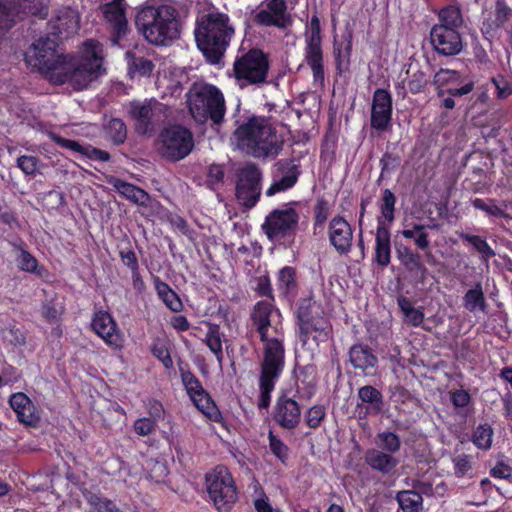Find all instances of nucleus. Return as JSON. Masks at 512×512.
<instances>
[{
	"mask_svg": "<svg viewBox=\"0 0 512 512\" xmlns=\"http://www.w3.org/2000/svg\"><path fill=\"white\" fill-rule=\"evenodd\" d=\"M299 217L294 208L286 206L272 211L266 218L263 225L267 236L272 239H278L286 233L292 231L297 226Z\"/></svg>",
	"mask_w": 512,
	"mask_h": 512,
	"instance_id": "obj_11",
	"label": "nucleus"
},
{
	"mask_svg": "<svg viewBox=\"0 0 512 512\" xmlns=\"http://www.w3.org/2000/svg\"><path fill=\"white\" fill-rule=\"evenodd\" d=\"M492 84L496 89L498 99H506L512 94V82L502 75L493 77Z\"/></svg>",
	"mask_w": 512,
	"mask_h": 512,
	"instance_id": "obj_50",
	"label": "nucleus"
},
{
	"mask_svg": "<svg viewBox=\"0 0 512 512\" xmlns=\"http://www.w3.org/2000/svg\"><path fill=\"white\" fill-rule=\"evenodd\" d=\"M297 181V177L293 171H289L279 180H274L271 186L267 189L266 194L273 196L278 192L285 191L291 188Z\"/></svg>",
	"mask_w": 512,
	"mask_h": 512,
	"instance_id": "obj_41",
	"label": "nucleus"
},
{
	"mask_svg": "<svg viewBox=\"0 0 512 512\" xmlns=\"http://www.w3.org/2000/svg\"><path fill=\"white\" fill-rule=\"evenodd\" d=\"M143 468L147 478L154 483H164L168 475V469L165 463L155 459H146Z\"/></svg>",
	"mask_w": 512,
	"mask_h": 512,
	"instance_id": "obj_34",
	"label": "nucleus"
},
{
	"mask_svg": "<svg viewBox=\"0 0 512 512\" xmlns=\"http://www.w3.org/2000/svg\"><path fill=\"white\" fill-rule=\"evenodd\" d=\"M352 52V37L350 34L344 36L340 41H334V56L336 59L337 68L339 70L346 69L350 62Z\"/></svg>",
	"mask_w": 512,
	"mask_h": 512,
	"instance_id": "obj_30",
	"label": "nucleus"
},
{
	"mask_svg": "<svg viewBox=\"0 0 512 512\" xmlns=\"http://www.w3.org/2000/svg\"><path fill=\"white\" fill-rule=\"evenodd\" d=\"M396 198L394 194L385 189L379 204L380 216L377 219V228L388 227L394 220Z\"/></svg>",
	"mask_w": 512,
	"mask_h": 512,
	"instance_id": "obj_28",
	"label": "nucleus"
},
{
	"mask_svg": "<svg viewBox=\"0 0 512 512\" xmlns=\"http://www.w3.org/2000/svg\"><path fill=\"white\" fill-rule=\"evenodd\" d=\"M375 259L381 266H386L390 262V233L388 227L377 228Z\"/></svg>",
	"mask_w": 512,
	"mask_h": 512,
	"instance_id": "obj_26",
	"label": "nucleus"
},
{
	"mask_svg": "<svg viewBox=\"0 0 512 512\" xmlns=\"http://www.w3.org/2000/svg\"><path fill=\"white\" fill-rule=\"evenodd\" d=\"M154 283L157 295L166 307L173 312H180L183 308V304L177 293L172 290L168 284L159 279H156Z\"/></svg>",
	"mask_w": 512,
	"mask_h": 512,
	"instance_id": "obj_29",
	"label": "nucleus"
},
{
	"mask_svg": "<svg viewBox=\"0 0 512 512\" xmlns=\"http://www.w3.org/2000/svg\"><path fill=\"white\" fill-rule=\"evenodd\" d=\"M11 408L20 422L26 425H34L38 421L36 408L24 393H15L9 400Z\"/></svg>",
	"mask_w": 512,
	"mask_h": 512,
	"instance_id": "obj_23",
	"label": "nucleus"
},
{
	"mask_svg": "<svg viewBox=\"0 0 512 512\" xmlns=\"http://www.w3.org/2000/svg\"><path fill=\"white\" fill-rule=\"evenodd\" d=\"M152 116V110L147 106H141L138 111V123L136 130L138 133L146 135L152 131L150 125V118Z\"/></svg>",
	"mask_w": 512,
	"mask_h": 512,
	"instance_id": "obj_48",
	"label": "nucleus"
},
{
	"mask_svg": "<svg viewBox=\"0 0 512 512\" xmlns=\"http://www.w3.org/2000/svg\"><path fill=\"white\" fill-rule=\"evenodd\" d=\"M380 446L388 452H396L400 448V440L397 435L390 432H383L377 436Z\"/></svg>",
	"mask_w": 512,
	"mask_h": 512,
	"instance_id": "obj_53",
	"label": "nucleus"
},
{
	"mask_svg": "<svg viewBox=\"0 0 512 512\" xmlns=\"http://www.w3.org/2000/svg\"><path fill=\"white\" fill-rule=\"evenodd\" d=\"M124 1L113 0L102 6L104 17L112 29L111 41L113 44H118L127 32Z\"/></svg>",
	"mask_w": 512,
	"mask_h": 512,
	"instance_id": "obj_15",
	"label": "nucleus"
},
{
	"mask_svg": "<svg viewBox=\"0 0 512 512\" xmlns=\"http://www.w3.org/2000/svg\"><path fill=\"white\" fill-rule=\"evenodd\" d=\"M400 234L406 239H413L419 249L424 250L429 246L428 236L423 225L406 226Z\"/></svg>",
	"mask_w": 512,
	"mask_h": 512,
	"instance_id": "obj_35",
	"label": "nucleus"
},
{
	"mask_svg": "<svg viewBox=\"0 0 512 512\" xmlns=\"http://www.w3.org/2000/svg\"><path fill=\"white\" fill-rule=\"evenodd\" d=\"M431 44L442 55H456L462 50V40L457 29L446 25H434L430 32Z\"/></svg>",
	"mask_w": 512,
	"mask_h": 512,
	"instance_id": "obj_12",
	"label": "nucleus"
},
{
	"mask_svg": "<svg viewBox=\"0 0 512 512\" xmlns=\"http://www.w3.org/2000/svg\"><path fill=\"white\" fill-rule=\"evenodd\" d=\"M254 506L257 512H276L269 503V499L265 494H262L260 497L255 499Z\"/></svg>",
	"mask_w": 512,
	"mask_h": 512,
	"instance_id": "obj_64",
	"label": "nucleus"
},
{
	"mask_svg": "<svg viewBox=\"0 0 512 512\" xmlns=\"http://www.w3.org/2000/svg\"><path fill=\"white\" fill-rule=\"evenodd\" d=\"M181 5L172 0L142 8L135 24L145 39L155 45H167L180 35Z\"/></svg>",
	"mask_w": 512,
	"mask_h": 512,
	"instance_id": "obj_3",
	"label": "nucleus"
},
{
	"mask_svg": "<svg viewBox=\"0 0 512 512\" xmlns=\"http://www.w3.org/2000/svg\"><path fill=\"white\" fill-rule=\"evenodd\" d=\"M307 64L313 71V77L316 82H323V55L321 50V37L314 33L310 36L305 53Z\"/></svg>",
	"mask_w": 512,
	"mask_h": 512,
	"instance_id": "obj_20",
	"label": "nucleus"
},
{
	"mask_svg": "<svg viewBox=\"0 0 512 512\" xmlns=\"http://www.w3.org/2000/svg\"><path fill=\"white\" fill-rule=\"evenodd\" d=\"M80 153L91 160L106 162L110 159V155L108 152L92 147L90 145L83 146Z\"/></svg>",
	"mask_w": 512,
	"mask_h": 512,
	"instance_id": "obj_57",
	"label": "nucleus"
},
{
	"mask_svg": "<svg viewBox=\"0 0 512 512\" xmlns=\"http://www.w3.org/2000/svg\"><path fill=\"white\" fill-rule=\"evenodd\" d=\"M57 48V37H40L25 53V61L54 84L68 82L76 90L86 88L98 78L103 64L102 45L98 41L84 42L78 59L67 58Z\"/></svg>",
	"mask_w": 512,
	"mask_h": 512,
	"instance_id": "obj_1",
	"label": "nucleus"
},
{
	"mask_svg": "<svg viewBox=\"0 0 512 512\" xmlns=\"http://www.w3.org/2000/svg\"><path fill=\"white\" fill-rule=\"evenodd\" d=\"M16 14H26L44 18L48 14V5L45 0H18L14 7H9Z\"/></svg>",
	"mask_w": 512,
	"mask_h": 512,
	"instance_id": "obj_25",
	"label": "nucleus"
},
{
	"mask_svg": "<svg viewBox=\"0 0 512 512\" xmlns=\"http://www.w3.org/2000/svg\"><path fill=\"white\" fill-rule=\"evenodd\" d=\"M451 401L455 407L462 408L470 402V396L465 390H456L451 393Z\"/></svg>",
	"mask_w": 512,
	"mask_h": 512,
	"instance_id": "obj_62",
	"label": "nucleus"
},
{
	"mask_svg": "<svg viewBox=\"0 0 512 512\" xmlns=\"http://www.w3.org/2000/svg\"><path fill=\"white\" fill-rule=\"evenodd\" d=\"M146 408L149 414L148 418H151L155 422L165 416L163 405L157 400H149L146 404Z\"/></svg>",
	"mask_w": 512,
	"mask_h": 512,
	"instance_id": "obj_60",
	"label": "nucleus"
},
{
	"mask_svg": "<svg viewBox=\"0 0 512 512\" xmlns=\"http://www.w3.org/2000/svg\"><path fill=\"white\" fill-rule=\"evenodd\" d=\"M392 115L391 95L384 89H377L373 95L371 126L384 131L387 129Z\"/></svg>",
	"mask_w": 512,
	"mask_h": 512,
	"instance_id": "obj_14",
	"label": "nucleus"
},
{
	"mask_svg": "<svg viewBox=\"0 0 512 512\" xmlns=\"http://www.w3.org/2000/svg\"><path fill=\"white\" fill-rule=\"evenodd\" d=\"M7 4L11 5V0H0V38L3 36L5 31L9 29L13 21V12L7 7Z\"/></svg>",
	"mask_w": 512,
	"mask_h": 512,
	"instance_id": "obj_51",
	"label": "nucleus"
},
{
	"mask_svg": "<svg viewBox=\"0 0 512 512\" xmlns=\"http://www.w3.org/2000/svg\"><path fill=\"white\" fill-rule=\"evenodd\" d=\"M463 238L471 243L474 248L482 254L483 258L488 260L490 257L494 255L493 250L488 245V243L481 237L475 235H464Z\"/></svg>",
	"mask_w": 512,
	"mask_h": 512,
	"instance_id": "obj_52",
	"label": "nucleus"
},
{
	"mask_svg": "<svg viewBox=\"0 0 512 512\" xmlns=\"http://www.w3.org/2000/svg\"><path fill=\"white\" fill-rule=\"evenodd\" d=\"M188 105L192 117L198 122L210 118L219 123L225 114V101L222 92L210 84H196L188 94Z\"/></svg>",
	"mask_w": 512,
	"mask_h": 512,
	"instance_id": "obj_6",
	"label": "nucleus"
},
{
	"mask_svg": "<svg viewBox=\"0 0 512 512\" xmlns=\"http://www.w3.org/2000/svg\"><path fill=\"white\" fill-rule=\"evenodd\" d=\"M329 239L337 251L347 252L352 243V230L349 223L341 217L333 218L329 226Z\"/></svg>",
	"mask_w": 512,
	"mask_h": 512,
	"instance_id": "obj_19",
	"label": "nucleus"
},
{
	"mask_svg": "<svg viewBox=\"0 0 512 512\" xmlns=\"http://www.w3.org/2000/svg\"><path fill=\"white\" fill-rule=\"evenodd\" d=\"M269 447L271 452L281 461L285 462L289 456V448L271 431L269 432Z\"/></svg>",
	"mask_w": 512,
	"mask_h": 512,
	"instance_id": "obj_45",
	"label": "nucleus"
},
{
	"mask_svg": "<svg viewBox=\"0 0 512 512\" xmlns=\"http://www.w3.org/2000/svg\"><path fill=\"white\" fill-rule=\"evenodd\" d=\"M301 411L296 401L290 398H281L277 403L276 421L284 428H294L300 421Z\"/></svg>",
	"mask_w": 512,
	"mask_h": 512,
	"instance_id": "obj_22",
	"label": "nucleus"
},
{
	"mask_svg": "<svg viewBox=\"0 0 512 512\" xmlns=\"http://www.w3.org/2000/svg\"><path fill=\"white\" fill-rule=\"evenodd\" d=\"M252 322L263 342L259 407L266 408L284 367L281 314L270 301H260L254 308Z\"/></svg>",
	"mask_w": 512,
	"mask_h": 512,
	"instance_id": "obj_2",
	"label": "nucleus"
},
{
	"mask_svg": "<svg viewBox=\"0 0 512 512\" xmlns=\"http://www.w3.org/2000/svg\"><path fill=\"white\" fill-rule=\"evenodd\" d=\"M206 488L218 510H228L238 499L234 479L224 466H217L206 475Z\"/></svg>",
	"mask_w": 512,
	"mask_h": 512,
	"instance_id": "obj_7",
	"label": "nucleus"
},
{
	"mask_svg": "<svg viewBox=\"0 0 512 512\" xmlns=\"http://www.w3.org/2000/svg\"><path fill=\"white\" fill-rule=\"evenodd\" d=\"M156 426V422L148 417L139 418L134 422V430L140 436L151 434Z\"/></svg>",
	"mask_w": 512,
	"mask_h": 512,
	"instance_id": "obj_55",
	"label": "nucleus"
},
{
	"mask_svg": "<svg viewBox=\"0 0 512 512\" xmlns=\"http://www.w3.org/2000/svg\"><path fill=\"white\" fill-rule=\"evenodd\" d=\"M107 133L115 143H123L126 138V126L119 119H112L107 127Z\"/></svg>",
	"mask_w": 512,
	"mask_h": 512,
	"instance_id": "obj_43",
	"label": "nucleus"
},
{
	"mask_svg": "<svg viewBox=\"0 0 512 512\" xmlns=\"http://www.w3.org/2000/svg\"><path fill=\"white\" fill-rule=\"evenodd\" d=\"M396 499L404 512H420L423 508V499L418 492L401 491L397 494Z\"/></svg>",
	"mask_w": 512,
	"mask_h": 512,
	"instance_id": "obj_31",
	"label": "nucleus"
},
{
	"mask_svg": "<svg viewBox=\"0 0 512 512\" xmlns=\"http://www.w3.org/2000/svg\"><path fill=\"white\" fill-rule=\"evenodd\" d=\"M461 24L462 16L458 7L451 5L440 10L437 25H446L457 29Z\"/></svg>",
	"mask_w": 512,
	"mask_h": 512,
	"instance_id": "obj_38",
	"label": "nucleus"
},
{
	"mask_svg": "<svg viewBox=\"0 0 512 512\" xmlns=\"http://www.w3.org/2000/svg\"><path fill=\"white\" fill-rule=\"evenodd\" d=\"M268 62L259 50H251L234 63V72L238 80L244 83H261L265 80Z\"/></svg>",
	"mask_w": 512,
	"mask_h": 512,
	"instance_id": "obj_9",
	"label": "nucleus"
},
{
	"mask_svg": "<svg viewBox=\"0 0 512 512\" xmlns=\"http://www.w3.org/2000/svg\"><path fill=\"white\" fill-rule=\"evenodd\" d=\"M52 37L67 38L78 30L79 16L77 12L69 7L59 9L49 22Z\"/></svg>",
	"mask_w": 512,
	"mask_h": 512,
	"instance_id": "obj_17",
	"label": "nucleus"
},
{
	"mask_svg": "<svg viewBox=\"0 0 512 512\" xmlns=\"http://www.w3.org/2000/svg\"><path fill=\"white\" fill-rule=\"evenodd\" d=\"M464 306L470 312L483 311L485 307V300L482 289L477 286L470 289L464 296Z\"/></svg>",
	"mask_w": 512,
	"mask_h": 512,
	"instance_id": "obj_37",
	"label": "nucleus"
},
{
	"mask_svg": "<svg viewBox=\"0 0 512 512\" xmlns=\"http://www.w3.org/2000/svg\"><path fill=\"white\" fill-rule=\"evenodd\" d=\"M365 461L372 469L382 473H389L398 464L395 457L376 449H370L366 452Z\"/></svg>",
	"mask_w": 512,
	"mask_h": 512,
	"instance_id": "obj_24",
	"label": "nucleus"
},
{
	"mask_svg": "<svg viewBox=\"0 0 512 512\" xmlns=\"http://www.w3.org/2000/svg\"><path fill=\"white\" fill-rule=\"evenodd\" d=\"M399 306L404 314L405 321L413 326H418L423 322L424 314L421 310L414 308L406 299L399 300Z\"/></svg>",
	"mask_w": 512,
	"mask_h": 512,
	"instance_id": "obj_39",
	"label": "nucleus"
},
{
	"mask_svg": "<svg viewBox=\"0 0 512 512\" xmlns=\"http://www.w3.org/2000/svg\"><path fill=\"white\" fill-rule=\"evenodd\" d=\"M152 353L161 361L165 368L169 369L173 366V361L170 357V353L168 352L164 343H157L154 346Z\"/></svg>",
	"mask_w": 512,
	"mask_h": 512,
	"instance_id": "obj_58",
	"label": "nucleus"
},
{
	"mask_svg": "<svg viewBox=\"0 0 512 512\" xmlns=\"http://www.w3.org/2000/svg\"><path fill=\"white\" fill-rule=\"evenodd\" d=\"M300 330L302 334L308 338L312 337L316 342H323L329 337V327L322 320H317L316 323L301 320Z\"/></svg>",
	"mask_w": 512,
	"mask_h": 512,
	"instance_id": "obj_32",
	"label": "nucleus"
},
{
	"mask_svg": "<svg viewBox=\"0 0 512 512\" xmlns=\"http://www.w3.org/2000/svg\"><path fill=\"white\" fill-rule=\"evenodd\" d=\"M434 83L438 86V95L441 97L444 92L451 96H463L470 93L474 87L472 81L464 82L458 72L450 69L438 71L434 76Z\"/></svg>",
	"mask_w": 512,
	"mask_h": 512,
	"instance_id": "obj_13",
	"label": "nucleus"
},
{
	"mask_svg": "<svg viewBox=\"0 0 512 512\" xmlns=\"http://www.w3.org/2000/svg\"><path fill=\"white\" fill-rule=\"evenodd\" d=\"M277 288L284 296L296 291L297 281L294 268L286 266L278 272Z\"/></svg>",
	"mask_w": 512,
	"mask_h": 512,
	"instance_id": "obj_33",
	"label": "nucleus"
},
{
	"mask_svg": "<svg viewBox=\"0 0 512 512\" xmlns=\"http://www.w3.org/2000/svg\"><path fill=\"white\" fill-rule=\"evenodd\" d=\"M454 466H455V471L458 475L466 474L471 468V463H470L469 457L465 456V455L456 457L454 459Z\"/></svg>",
	"mask_w": 512,
	"mask_h": 512,
	"instance_id": "obj_63",
	"label": "nucleus"
},
{
	"mask_svg": "<svg viewBox=\"0 0 512 512\" xmlns=\"http://www.w3.org/2000/svg\"><path fill=\"white\" fill-rule=\"evenodd\" d=\"M325 417V408L322 405L311 407L306 414V423L310 428H317Z\"/></svg>",
	"mask_w": 512,
	"mask_h": 512,
	"instance_id": "obj_54",
	"label": "nucleus"
},
{
	"mask_svg": "<svg viewBox=\"0 0 512 512\" xmlns=\"http://www.w3.org/2000/svg\"><path fill=\"white\" fill-rule=\"evenodd\" d=\"M190 400L194 406L209 419L213 421L219 419V410L205 389H202L198 393L192 395Z\"/></svg>",
	"mask_w": 512,
	"mask_h": 512,
	"instance_id": "obj_27",
	"label": "nucleus"
},
{
	"mask_svg": "<svg viewBox=\"0 0 512 512\" xmlns=\"http://www.w3.org/2000/svg\"><path fill=\"white\" fill-rule=\"evenodd\" d=\"M491 475L495 478L512 481V467L504 461H498L491 469Z\"/></svg>",
	"mask_w": 512,
	"mask_h": 512,
	"instance_id": "obj_59",
	"label": "nucleus"
},
{
	"mask_svg": "<svg viewBox=\"0 0 512 512\" xmlns=\"http://www.w3.org/2000/svg\"><path fill=\"white\" fill-rule=\"evenodd\" d=\"M349 359L353 367L361 370L365 375L375 373L378 360L370 348L363 345H354L349 351Z\"/></svg>",
	"mask_w": 512,
	"mask_h": 512,
	"instance_id": "obj_21",
	"label": "nucleus"
},
{
	"mask_svg": "<svg viewBox=\"0 0 512 512\" xmlns=\"http://www.w3.org/2000/svg\"><path fill=\"white\" fill-rule=\"evenodd\" d=\"M232 142L238 149L261 159L276 157L283 146V138L264 117H251L234 131Z\"/></svg>",
	"mask_w": 512,
	"mask_h": 512,
	"instance_id": "obj_4",
	"label": "nucleus"
},
{
	"mask_svg": "<svg viewBox=\"0 0 512 512\" xmlns=\"http://www.w3.org/2000/svg\"><path fill=\"white\" fill-rule=\"evenodd\" d=\"M155 68V63L146 58H134L130 64V76H150Z\"/></svg>",
	"mask_w": 512,
	"mask_h": 512,
	"instance_id": "obj_42",
	"label": "nucleus"
},
{
	"mask_svg": "<svg viewBox=\"0 0 512 512\" xmlns=\"http://www.w3.org/2000/svg\"><path fill=\"white\" fill-rule=\"evenodd\" d=\"M206 344L213 352V354H215L216 357L220 360L222 357V339L218 326L209 325L206 334Z\"/></svg>",
	"mask_w": 512,
	"mask_h": 512,
	"instance_id": "obj_40",
	"label": "nucleus"
},
{
	"mask_svg": "<svg viewBox=\"0 0 512 512\" xmlns=\"http://www.w3.org/2000/svg\"><path fill=\"white\" fill-rule=\"evenodd\" d=\"M258 23L266 26L286 28L291 19L286 12L285 0H270L255 16Z\"/></svg>",
	"mask_w": 512,
	"mask_h": 512,
	"instance_id": "obj_16",
	"label": "nucleus"
},
{
	"mask_svg": "<svg viewBox=\"0 0 512 512\" xmlns=\"http://www.w3.org/2000/svg\"><path fill=\"white\" fill-rule=\"evenodd\" d=\"M17 166L27 175L34 174L38 167V159L34 156L23 155L17 159Z\"/></svg>",
	"mask_w": 512,
	"mask_h": 512,
	"instance_id": "obj_56",
	"label": "nucleus"
},
{
	"mask_svg": "<svg viewBox=\"0 0 512 512\" xmlns=\"http://www.w3.org/2000/svg\"><path fill=\"white\" fill-rule=\"evenodd\" d=\"M50 137L59 146H61L63 148L70 149V150H73V151H76V152H79V153L81 152V149L83 147L82 145H80L76 141L62 138V137H60V136H58L56 134H53V133L50 134Z\"/></svg>",
	"mask_w": 512,
	"mask_h": 512,
	"instance_id": "obj_61",
	"label": "nucleus"
},
{
	"mask_svg": "<svg viewBox=\"0 0 512 512\" xmlns=\"http://www.w3.org/2000/svg\"><path fill=\"white\" fill-rule=\"evenodd\" d=\"M181 380L189 398L204 389L200 381L190 371L181 369Z\"/></svg>",
	"mask_w": 512,
	"mask_h": 512,
	"instance_id": "obj_46",
	"label": "nucleus"
},
{
	"mask_svg": "<svg viewBox=\"0 0 512 512\" xmlns=\"http://www.w3.org/2000/svg\"><path fill=\"white\" fill-rule=\"evenodd\" d=\"M359 397L363 402L370 403L376 410H380L381 393L372 386H364L359 389Z\"/></svg>",
	"mask_w": 512,
	"mask_h": 512,
	"instance_id": "obj_47",
	"label": "nucleus"
},
{
	"mask_svg": "<svg viewBox=\"0 0 512 512\" xmlns=\"http://www.w3.org/2000/svg\"><path fill=\"white\" fill-rule=\"evenodd\" d=\"M192 148V134L182 126H171L164 129L158 139V151L163 157L171 160L185 158Z\"/></svg>",
	"mask_w": 512,
	"mask_h": 512,
	"instance_id": "obj_8",
	"label": "nucleus"
},
{
	"mask_svg": "<svg viewBox=\"0 0 512 512\" xmlns=\"http://www.w3.org/2000/svg\"><path fill=\"white\" fill-rule=\"evenodd\" d=\"M261 172L255 165H247L239 172V180L236 187L238 200L247 207H252L260 195Z\"/></svg>",
	"mask_w": 512,
	"mask_h": 512,
	"instance_id": "obj_10",
	"label": "nucleus"
},
{
	"mask_svg": "<svg viewBox=\"0 0 512 512\" xmlns=\"http://www.w3.org/2000/svg\"><path fill=\"white\" fill-rule=\"evenodd\" d=\"M493 429L488 424H480L472 435L473 444L483 450H488L492 445Z\"/></svg>",
	"mask_w": 512,
	"mask_h": 512,
	"instance_id": "obj_36",
	"label": "nucleus"
},
{
	"mask_svg": "<svg viewBox=\"0 0 512 512\" xmlns=\"http://www.w3.org/2000/svg\"><path fill=\"white\" fill-rule=\"evenodd\" d=\"M17 263L21 270L41 275V271L38 269L37 260L27 251H19Z\"/></svg>",
	"mask_w": 512,
	"mask_h": 512,
	"instance_id": "obj_44",
	"label": "nucleus"
},
{
	"mask_svg": "<svg viewBox=\"0 0 512 512\" xmlns=\"http://www.w3.org/2000/svg\"><path fill=\"white\" fill-rule=\"evenodd\" d=\"M234 34L228 15L210 12L198 18L195 28V40L206 59L216 64L229 45Z\"/></svg>",
	"mask_w": 512,
	"mask_h": 512,
	"instance_id": "obj_5",
	"label": "nucleus"
},
{
	"mask_svg": "<svg viewBox=\"0 0 512 512\" xmlns=\"http://www.w3.org/2000/svg\"><path fill=\"white\" fill-rule=\"evenodd\" d=\"M474 208L485 212L489 216L501 217L504 215L503 209L495 204L494 201H485L480 198H476L472 201Z\"/></svg>",
	"mask_w": 512,
	"mask_h": 512,
	"instance_id": "obj_49",
	"label": "nucleus"
},
{
	"mask_svg": "<svg viewBox=\"0 0 512 512\" xmlns=\"http://www.w3.org/2000/svg\"><path fill=\"white\" fill-rule=\"evenodd\" d=\"M92 329L112 348H121L123 339L116 332L115 323L109 313L98 311L95 313L92 323Z\"/></svg>",
	"mask_w": 512,
	"mask_h": 512,
	"instance_id": "obj_18",
	"label": "nucleus"
}]
</instances>
